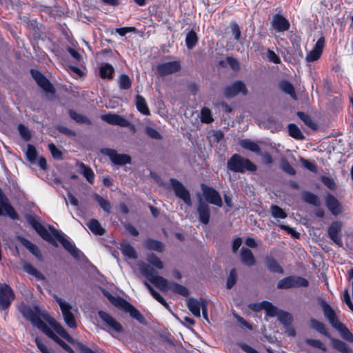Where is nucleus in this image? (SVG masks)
I'll use <instances>...</instances> for the list:
<instances>
[{
	"instance_id": "nucleus-1",
	"label": "nucleus",
	"mask_w": 353,
	"mask_h": 353,
	"mask_svg": "<svg viewBox=\"0 0 353 353\" xmlns=\"http://www.w3.org/2000/svg\"><path fill=\"white\" fill-rule=\"evenodd\" d=\"M141 272L157 288L163 292L170 290L171 282L164 277L155 274L154 270L146 263H139Z\"/></svg>"
},
{
	"instance_id": "nucleus-2",
	"label": "nucleus",
	"mask_w": 353,
	"mask_h": 353,
	"mask_svg": "<svg viewBox=\"0 0 353 353\" xmlns=\"http://www.w3.org/2000/svg\"><path fill=\"white\" fill-rule=\"evenodd\" d=\"M98 314L106 327L108 332L112 336L118 338L117 334L123 333L124 328L123 325L111 315L104 311H99Z\"/></svg>"
},
{
	"instance_id": "nucleus-3",
	"label": "nucleus",
	"mask_w": 353,
	"mask_h": 353,
	"mask_svg": "<svg viewBox=\"0 0 353 353\" xmlns=\"http://www.w3.org/2000/svg\"><path fill=\"white\" fill-rule=\"evenodd\" d=\"M228 168L235 172H243L245 170L254 171L256 167L250 161L241 156H232L228 162Z\"/></svg>"
},
{
	"instance_id": "nucleus-4",
	"label": "nucleus",
	"mask_w": 353,
	"mask_h": 353,
	"mask_svg": "<svg viewBox=\"0 0 353 353\" xmlns=\"http://www.w3.org/2000/svg\"><path fill=\"white\" fill-rule=\"evenodd\" d=\"M54 299L59 304L65 324L70 328H76L77 323L72 313V307L61 298L55 296Z\"/></svg>"
},
{
	"instance_id": "nucleus-5",
	"label": "nucleus",
	"mask_w": 353,
	"mask_h": 353,
	"mask_svg": "<svg viewBox=\"0 0 353 353\" xmlns=\"http://www.w3.org/2000/svg\"><path fill=\"white\" fill-rule=\"evenodd\" d=\"M170 185L178 198L182 199L188 205H192L190 192L180 181L175 179H170Z\"/></svg>"
},
{
	"instance_id": "nucleus-6",
	"label": "nucleus",
	"mask_w": 353,
	"mask_h": 353,
	"mask_svg": "<svg viewBox=\"0 0 353 353\" xmlns=\"http://www.w3.org/2000/svg\"><path fill=\"white\" fill-rule=\"evenodd\" d=\"M308 281L301 276H290L285 277L277 283L278 289H288L291 288L306 287Z\"/></svg>"
},
{
	"instance_id": "nucleus-7",
	"label": "nucleus",
	"mask_w": 353,
	"mask_h": 353,
	"mask_svg": "<svg viewBox=\"0 0 353 353\" xmlns=\"http://www.w3.org/2000/svg\"><path fill=\"white\" fill-rule=\"evenodd\" d=\"M14 293L12 288L6 283L0 284V307L7 310L14 299Z\"/></svg>"
},
{
	"instance_id": "nucleus-8",
	"label": "nucleus",
	"mask_w": 353,
	"mask_h": 353,
	"mask_svg": "<svg viewBox=\"0 0 353 353\" xmlns=\"http://www.w3.org/2000/svg\"><path fill=\"white\" fill-rule=\"evenodd\" d=\"M201 190L205 201L211 204L221 207L223 205L219 193L214 188L201 184Z\"/></svg>"
},
{
	"instance_id": "nucleus-9",
	"label": "nucleus",
	"mask_w": 353,
	"mask_h": 353,
	"mask_svg": "<svg viewBox=\"0 0 353 353\" xmlns=\"http://www.w3.org/2000/svg\"><path fill=\"white\" fill-rule=\"evenodd\" d=\"M50 230L52 235L57 239V241L63 245V247L68 250L73 256H79L78 249L67 239H65L57 230L53 227H50Z\"/></svg>"
},
{
	"instance_id": "nucleus-10",
	"label": "nucleus",
	"mask_w": 353,
	"mask_h": 353,
	"mask_svg": "<svg viewBox=\"0 0 353 353\" xmlns=\"http://www.w3.org/2000/svg\"><path fill=\"white\" fill-rule=\"evenodd\" d=\"M181 63L179 61H172L159 63L157 66V72L160 76H166L179 71Z\"/></svg>"
},
{
	"instance_id": "nucleus-11",
	"label": "nucleus",
	"mask_w": 353,
	"mask_h": 353,
	"mask_svg": "<svg viewBox=\"0 0 353 353\" xmlns=\"http://www.w3.org/2000/svg\"><path fill=\"white\" fill-rule=\"evenodd\" d=\"M19 310L20 313L25 318L29 319L34 325L41 319L37 307L31 308L29 306L21 304L19 306Z\"/></svg>"
},
{
	"instance_id": "nucleus-12",
	"label": "nucleus",
	"mask_w": 353,
	"mask_h": 353,
	"mask_svg": "<svg viewBox=\"0 0 353 353\" xmlns=\"http://www.w3.org/2000/svg\"><path fill=\"white\" fill-rule=\"evenodd\" d=\"M187 307L192 314L197 318L201 317V309L203 308L207 302L203 299H196L190 298L186 301Z\"/></svg>"
},
{
	"instance_id": "nucleus-13",
	"label": "nucleus",
	"mask_w": 353,
	"mask_h": 353,
	"mask_svg": "<svg viewBox=\"0 0 353 353\" xmlns=\"http://www.w3.org/2000/svg\"><path fill=\"white\" fill-rule=\"evenodd\" d=\"M240 93L243 94L247 93L245 85L241 81H236L225 88V95L227 97H233Z\"/></svg>"
},
{
	"instance_id": "nucleus-14",
	"label": "nucleus",
	"mask_w": 353,
	"mask_h": 353,
	"mask_svg": "<svg viewBox=\"0 0 353 353\" xmlns=\"http://www.w3.org/2000/svg\"><path fill=\"white\" fill-rule=\"evenodd\" d=\"M101 118L103 121L109 124L119 125L121 127H128L130 124L127 119L117 114L110 113L103 114Z\"/></svg>"
},
{
	"instance_id": "nucleus-15",
	"label": "nucleus",
	"mask_w": 353,
	"mask_h": 353,
	"mask_svg": "<svg viewBox=\"0 0 353 353\" xmlns=\"http://www.w3.org/2000/svg\"><path fill=\"white\" fill-rule=\"evenodd\" d=\"M30 72L33 79L43 90L48 92H54L52 85L40 72L37 70H31Z\"/></svg>"
},
{
	"instance_id": "nucleus-16",
	"label": "nucleus",
	"mask_w": 353,
	"mask_h": 353,
	"mask_svg": "<svg viewBox=\"0 0 353 353\" xmlns=\"http://www.w3.org/2000/svg\"><path fill=\"white\" fill-rule=\"evenodd\" d=\"M325 39L321 37L317 40L314 48L307 54L306 61L313 62L319 59L322 54Z\"/></svg>"
},
{
	"instance_id": "nucleus-17",
	"label": "nucleus",
	"mask_w": 353,
	"mask_h": 353,
	"mask_svg": "<svg viewBox=\"0 0 353 353\" xmlns=\"http://www.w3.org/2000/svg\"><path fill=\"white\" fill-rule=\"evenodd\" d=\"M3 212L12 219H18L14 209L10 205L6 196L0 191V215H2Z\"/></svg>"
},
{
	"instance_id": "nucleus-18",
	"label": "nucleus",
	"mask_w": 353,
	"mask_h": 353,
	"mask_svg": "<svg viewBox=\"0 0 353 353\" xmlns=\"http://www.w3.org/2000/svg\"><path fill=\"white\" fill-rule=\"evenodd\" d=\"M28 222L37 232L46 241L52 242L53 239L46 228L33 217L28 219Z\"/></svg>"
},
{
	"instance_id": "nucleus-19",
	"label": "nucleus",
	"mask_w": 353,
	"mask_h": 353,
	"mask_svg": "<svg viewBox=\"0 0 353 353\" xmlns=\"http://www.w3.org/2000/svg\"><path fill=\"white\" fill-rule=\"evenodd\" d=\"M196 210L199 221L202 223L207 225L210 221V207L202 200L201 198H199Z\"/></svg>"
},
{
	"instance_id": "nucleus-20",
	"label": "nucleus",
	"mask_w": 353,
	"mask_h": 353,
	"mask_svg": "<svg viewBox=\"0 0 353 353\" xmlns=\"http://www.w3.org/2000/svg\"><path fill=\"white\" fill-rule=\"evenodd\" d=\"M272 26L276 32H284L289 29L290 23L283 16L276 14L272 18Z\"/></svg>"
},
{
	"instance_id": "nucleus-21",
	"label": "nucleus",
	"mask_w": 353,
	"mask_h": 353,
	"mask_svg": "<svg viewBox=\"0 0 353 353\" xmlns=\"http://www.w3.org/2000/svg\"><path fill=\"white\" fill-rule=\"evenodd\" d=\"M341 230V223L336 221L331 224L328 228L330 238L337 245H341V239L339 233Z\"/></svg>"
},
{
	"instance_id": "nucleus-22",
	"label": "nucleus",
	"mask_w": 353,
	"mask_h": 353,
	"mask_svg": "<svg viewBox=\"0 0 353 353\" xmlns=\"http://www.w3.org/2000/svg\"><path fill=\"white\" fill-rule=\"evenodd\" d=\"M322 309L323 314L325 318L328 320L330 323L335 327L340 322L339 321L337 317L336 316V314L332 308L325 301H323L321 303Z\"/></svg>"
},
{
	"instance_id": "nucleus-23",
	"label": "nucleus",
	"mask_w": 353,
	"mask_h": 353,
	"mask_svg": "<svg viewBox=\"0 0 353 353\" xmlns=\"http://www.w3.org/2000/svg\"><path fill=\"white\" fill-rule=\"evenodd\" d=\"M327 208L334 215H337L341 212V207L338 200L332 195L329 194L325 199Z\"/></svg>"
},
{
	"instance_id": "nucleus-24",
	"label": "nucleus",
	"mask_w": 353,
	"mask_h": 353,
	"mask_svg": "<svg viewBox=\"0 0 353 353\" xmlns=\"http://www.w3.org/2000/svg\"><path fill=\"white\" fill-rule=\"evenodd\" d=\"M240 145L245 149V150H248L250 152H252L254 153H256V154H261V148H260V145L250 140V139H243L240 141Z\"/></svg>"
},
{
	"instance_id": "nucleus-25",
	"label": "nucleus",
	"mask_w": 353,
	"mask_h": 353,
	"mask_svg": "<svg viewBox=\"0 0 353 353\" xmlns=\"http://www.w3.org/2000/svg\"><path fill=\"white\" fill-rule=\"evenodd\" d=\"M22 266L24 271L28 274L36 277L38 280H45L46 278L44 275L31 264L23 262Z\"/></svg>"
},
{
	"instance_id": "nucleus-26",
	"label": "nucleus",
	"mask_w": 353,
	"mask_h": 353,
	"mask_svg": "<svg viewBox=\"0 0 353 353\" xmlns=\"http://www.w3.org/2000/svg\"><path fill=\"white\" fill-rule=\"evenodd\" d=\"M241 259L243 263L248 266H252L255 263V259L252 251L243 248L241 252Z\"/></svg>"
},
{
	"instance_id": "nucleus-27",
	"label": "nucleus",
	"mask_w": 353,
	"mask_h": 353,
	"mask_svg": "<svg viewBox=\"0 0 353 353\" xmlns=\"http://www.w3.org/2000/svg\"><path fill=\"white\" fill-rule=\"evenodd\" d=\"M87 226L96 235H103L105 233V229L97 219H92L89 221Z\"/></svg>"
},
{
	"instance_id": "nucleus-28",
	"label": "nucleus",
	"mask_w": 353,
	"mask_h": 353,
	"mask_svg": "<svg viewBox=\"0 0 353 353\" xmlns=\"http://www.w3.org/2000/svg\"><path fill=\"white\" fill-rule=\"evenodd\" d=\"M265 266L270 271L272 272H276L279 274L283 273V270L281 266L273 258L267 257L265 259Z\"/></svg>"
},
{
	"instance_id": "nucleus-29",
	"label": "nucleus",
	"mask_w": 353,
	"mask_h": 353,
	"mask_svg": "<svg viewBox=\"0 0 353 353\" xmlns=\"http://www.w3.org/2000/svg\"><path fill=\"white\" fill-rule=\"evenodd\" d=\"M332 345L334 348L342 353H353V351L343 341L336 339H331Z\"/></svg>"
},
{
	"instance_id": "nucleus-30",
	"label": "nucleus",
	"mask_w": 353,
	"mask_h": 353,
	"mask_svg": "<svg viewBox=\"0 0 353 353\" xmlns=\"http://www.w3.org/2000/svg\"><path fill=\"white\" fill-rule=\"evenodd\" d=\"M334 327L339 332L343 339L350 343L353 342V334L343 324L340 322Z\"/></svg>"
},
{
	"instance_id": "nucleus-31",
	"label": "nucleus",
	"mask_w": 353,
	"mask_h": 353,
	"mask_svg": "<svg viewBox=\"0 0 353 353\" xmlns=\"http://www.w3.org/2000/svg\"><path fill=\"white\" fill-rule=\"evenodd\" d=\"M137 110L144 115H149L150 114L148 105L145 99L141 96L137 95L135 101Z\"/></svg>"
},
{
	"instance_id": "nucleus-32",
	"label": "nucleus",
	"mask_w": 353,
	"mask_h": 353,
	"mask_svg": "<svg viewBox=\"0 0 353 353\" xmlns=\"http://www.w3.org/2000/svg\"><path fill=\"white\" fill-rule=\"evenodd\" d=\"M39 330L45 333L48 337L56 341L59 337L52 331L49 326L41 319L38 321L35 325Z\"/></svg>"
},
{
	"instance_id": "nucleus-33",
	"label": "nucleus",
	"mask_w": 353,
	"mask_h": 353,
	"mask_svg": "<svg viewBox=\"0 0 353 353\" xmlns=\"http://www.w3.org/2000/svg\"><path fill=\"white\" fill-rule=\"evenodd\" d=\"M122 254L130 259H135L137 257L134 248L129 243H123L121 245Z\"/></svg>"
},
{
	"instance_id": "nucleus-34",
	"label": "nucleus",
	"mask_w": 353,
	"mask_h": 353,
	"mask_svg": "<svg viewBox=\"0 0 353 353\" xmlns=\"http://www.w3.org/2000/svg\"><path fill=\"white\" fill-rule=\"evenodd\" d=\"M78 166L79 168V172L86 178L89 183H92L94 179V174L91 168L82 163H78Z\"/></svg>"
},
{
	"instance_id": "nucleus-35",
	"label": "nucleus",
	"mask_w": 353,
	"mask_h": 353,
	"mask_svg": "<svg viewBox=\"0 0 353 353\" xmlns=\"http://www.w3.org/2000/svg\"><path fill=\"white\" fill-rule=\"evenodd\" d=\"M26 158L31 164L37 165L43 170L46 169V160L42 156H26Z\"/></svg>"
},
{
	"instance_id": "nucleus-36",
	"label": "nucleus",
	"mask_w": 353,
	"mask_h": 353,
	"mask_svg": "<svg viewBox=\"0 0 353 353\" xmlns=\"http://www.w3.org/2000/svg\"><path fill=\"white\" fill-rule=\"evenodd\" d=\"M23 245L38 259H41L42 255L39 248L27 239L22 240Z\"/></svg>"
},
{
	"instance_id": "nucleus-37",
	"label": "nucleus",
	"mask_w": 353,
	"mask_h": 353,
	"mask_svg": "<svg viewBox=\"0 0 353 353\" xmlns=\"http://www.w3.org/2000/svg\"><path fill=\"white\" fill-rule=\"evenodd\" d=\"M279 87L281 90L285 93L289 94L293 99H296V95L294 92V88L292 83L287 81H283L280 83Z\"/></svg>"
},
{
	"instance_id": "nucleus-38",
	"label": "nucleus",
	"mask_w": 353,
	"mask_h": 353,
	"mask_svg": "<svg viewBox=\"0 0 353 353\" xmlns=\"http://www.w3.org/2000/svg\"><path fill=\"white\" fill-rule=\"evenodd\" d=\"M114 72V69L112 65L106 63L100 67L99 73L100 76L103 79H111Z\"/></svg>"
},
{
	"instance_id": "nucleus-39",
	"label": "nucleus",
	"mask_w": 353,
	"mask_h": 353,
	"mask_svg": "<svg viewBox=\"0 0 353 353\" xmlns=\"http://www.w3.org/2000/svg\"><path fill=\"white\" fill-rule=\"evenodd\" d=\"M198 42V37L194 30L190 31L185 37V44L188 49H192Z\"/></svg>"
},
{
	"instance_id": "nucleus-40",
	"label": "nucleus",
	"mask_w": 353,
	"mask_h": 353,
	"mask_svg": "<svg viewBox=\"0 0 353 353\" xmlns=\"http://www.w3.org/2000/svg\"><path fill=\"white\" fill-rule=\"evenodd\" d=\"M109 299L111 303L117 307L127 312L130 305L129 303L121 298H116L113 296H109Z\"/></svg>"
},
{
	"instance_id": "nucleus-41",
	"label": "nucleus",
	"mask_w": 353,
	"mask_h": 353,
	"mask_svg": "<svg viewBox=\"0 0 353 353\" xmlns=\"http://www.w3.org/2000/svg\"><path fill=\"white\" fill-rule=\"evenodd\" d=\"M109 299L111 303L117 307L127 312L130 305L129 303L121 298H116L113 296H109Z\"/></svg>"
},
{
	"instance_id": "nucleus-42",
	"label": "nucleus",
	"mask_w": 353,
	"mask_h": 353,
	"mask_svg": "<svg viewBox=\"0 0 353 353\" xmlns=\"http://www.w3.org/2000/svg\"><path fill=\"white\" fill-rule=\"evenodd\" d=\"M145 245L147 248L158 252H163L164 250L163 244L158 241L153 239H148L145 243Z\"/></svg>"
},
{
	"instance_id": "nucleus-43",
	"label": "nucleus",
	"mask_w": 353,
	"mask_h": 353,
	"mask_svg": "<svg viewBox=\"0 0 353 353\" xmlns=\"http://www.w3.org/2000/svg\"><path fill=\"white\" fill-rule=\"evenodd\" d=\"M170 290L183 296H188V290L185 286L174 282H171Z\"/></svg>"
},
{
	"instance_id": "nucleus-44",
	"label": "nucleus",
	"mask_w": 353,
	"mask_h": 353,
	"mask_svg": "<svg viewBox=\"0 0 353 353\" xmlns=\"http://www.w3.org/2000/svg\"><path fill=\"white\" fill-rule=\"evenodd\" d=\"M310 325L312 328L318 331L319 333L326 336H330L329 334L326 331L325 325L322 322L319 321L314 319H312L310 320Z\"/></svg>"
},
{
	"instance_id": "nucleus-45",
	"label": "nucleus",
	"mask_w": 353,
	"mask_h": 353,
	"mask_svg": "<svg viewBox=\"0 0 353 353\" xmlns=\"http://www.w3.org/2000/svg\"><path fill=\"white\" fill-rule=\"evenodd\" d=\"M297 115L300 119L303 121V123L311 129L315 130L317 128L316 124L313 122L310 115L303 112H298Z\"/></svg>"
},
{
	"instance_id": "nucleus-46",
	"label": "nucleus",
	"mask_w": 353,
	"mask_h": 353,
	"mask_svg": "<svg viewBox=\"0 0 353 353\" xmlns=\"http://www.w3.org/2000/svg\"><path fill=\"white\" fill-rule=\"evenodd\" d=\"M147 261L149 264L159 270H162L164 267L162 261L154 254L148 255L147 257Z\"/></svg>"
},
{
	"instance_id": "nucleus-47",
	"label": "nucleus",
	"mask_w": 353,
	"mask_h": 353,
	"mask_svg": "<svg viewBox=\"0 0 353 353\" xmlns=\"http://www.w3.org/2000/svg\"><path fill=\"white\" fill-rule=\"evenodd\" d=\"M303 197L305 202L314 206L318 207L321 205V201L319 197L311 192H305L303 195Z\"/></svg>"
},
{
	"instance_id": "nucleus-48",
	"label": "nucleus",
	"mask_w": 353,
	"mask_h": 353,
	"mask_svg": "<svg viewBox=\"0 0 353 353\" xmlns=\"http://www.w3.org/2000/svg\"><path fill=\"white\" fill-rule=\"evenodd\" d=\"M263 310L267 315L271 317L277 316L279 312L277 307L268 301H263Z\"/></svg>"
},
{
	"instance_id": "nucleus-49",
	"label": "nucleus",
	"mask_w": 353,
	"mask_h": 353,
	"mask_svg": "<svg viewBox=\"0 0 353 353\" xmlns=\"http://www.w3.org/2000/svg\"><path fill=\"white\" fill-rule=\"evenodd\" d=\"M110 159L114 165H122L130 162V156H110Z\"/></svg>"
},
{
	"instance_id": "nucleus-50",
	"label": "nucleus",
	"mask_w": 353,
	"mask_h": 353,
	"mask_svg": "<svg viewBox=\"0 0 353 353\" xmlns=\"http://www.w3.org/2000/svg\"><path fill=\"white\" fill-rule=\"evenodd\" d=\"M94 199L98 203V204L100 205V207L106 212L110 213L111 210V204L110 203L103 198L102 196L96 194L94 196Z\"/></svg>"
},
{
	"instance_id": "nucleus-51",
	"label": "nucleus",
	"mask_w": 353,
	"mask_h": 353,
	"mask_svg": "<svg viewBox=\"0 0 353 353\" xmlns=\"http://www.w3.org/2000/svg\"><path fill=\"white\" fill-rule=\"evenodd\" d=\"M132 82L129 77L125 74H122L119 79V86L121 90H128L131 87Z\"/></svg>"
},
{
	"instance_id": "nucleus-52",
	"label": "nucleus",
	"mask_w": 353,
	"mask_h": 353,
	"mask_svg": "<svg viewBox=\"0 0 353 353\" xmlns=\"http://www.w3.org/2000/svg\"><path fill=\"white\" fill-rule=\"evenodd\" d=\"M278 320L283 325H290L292 321V316L286 312H279L278 315Z\"/></svg>"
},
{
	"instance_id": "nucleus-53",
	"label": "nucleus",
	"mask_w": 353,
	"mask_h": 353,
	"mask_svg": "<svg viewBox=\"0 0 353 353\" xmlns=\"http://www.w3.org/2000/svg\"><path fill=\"white\" fill-rule=\"evenodd\" d=\"M288 131L290 135L296 139H302L304 137L300 129L295 124H289Z\"/></svg>"
},
{
	"instance_id": "nucleus-54",
	"label": "nucleus",
	"mask_w": 353,
	"mask_h": 353,
	"mask_svg": "<svg viewBox=\"0 0 353 353\" xmlns=\"http://www.w3.org/2000/svg\"><path fill=\"white\" fill-rule=\"evenodd\" d=\"M127 312L130 314L131 317L135 319L139 323H145V319L143 315L132 305H130V307L127 310Z\"/></svg>"
},
{
	"instance_id": "nucleus-55",
	"label": "nucleus",
	"mask_w": 353,
	"mask_h": 353,
	"mask_svg": "<svg viewBox=\"0 0 353 353\" xmlns=\"http://www.w3.org/2000/svg\"><path fill=\"white\" fill-rule=\"evenodd\" d=\"M270 211L272 216L276 219H285L287 216L286 213L282 208L277 205H272Z\"/></svg>"
},
{
	"instance_id": "nucleus-56",
	"label": "nucleus",
	"mask_w": 353,
	"mask_h": 353,
	"mask_svg": "<svg viewBox=\"0 0 353 353\" xmlns=\"http://www.w3.org/2000/svg\"><path fill=\"white\" fill-rule=\"evenodd\" d=\"M201 121L203 123H210L212 122L211 111L207 108H203L201 111Z\"/></svg>"
},
{
	"instance_id": "nucleus-57",
	"label": "nucleus",
	"mask_w": 353,
	"mask_h": 353,
	"mask_svg": "<svg viewBox=\"0 0 353 353\" xmlns=\"http://www.w3.org/2000/svg\"><path fill=\"white\" fill-rule=\"evenodd\" d=\"M17 128L20 135L25 141H28L30 139V131L27 127L20 123L18 125Z\"/></svg>"
},
{
	"instance_id": "nucleus-58",
	"label": "nucleus",
	"mask_w": 353,
	"mask_h": 353,
	"mask_svg": "<svg viewBox=\"0 0 353 353\" xmlns=\"http://www.w3.org/2000/svg\"><path fill=\"white\" fill-rule=\"evenodd\" d=\"M70 117L78 123H88L89 120L87 117L83 115L76 112L74 110H70L69 112Z\"/></svg>"
},
{
	"instance_id": "nucleus-59",
	"label": "nucleus",
	"mask_w": 353,
	"mask_h": 353,
	"mask_svg": "<svg viewBox=\"0 0 353 353\" xmlns=\"http://www.w3.org/2000/svg\"><path fill=\"white\" fill-rule=\"evenodd\" d=\"M306 343L318 349L322 350L323 352L327 351L325 345L319 340L317 339H307Z\"/></svg>"
},
{
	"instance_id": "nucleus-60",
	"label": "nucleus",
	"mask_w": 353,
	"mask_h": 353,
	"mask_svg": "<svg viewBox=\"0 0 353 353\" xmlns=\"http://www.w3.org/2000/svg\"><path fill=\"white\" fill-rule=\"evenodd\" d=\"M237 274L235 269H232L227 279V288L230 289L236 283Z\"/></svg>"
},
{
	"instance_id": "nucleus-61",
	"label": "nucleus",
	"mask_w": 353,
	"mask_h": 353,
	"mask_svg": "<svg viewBox=\"0 0 353 353\" xmlns=\"http://www.w3.org/2000/svg\"><path fill=\"white\" fill-rule=\"evenodd\" d=\"M151 295L158 302L162 304L166 309L170 310V306L168 303L165 301L163 297L156 290L152 292Z\"/></svg>"
},
{
	"instance_id": "nucleus-62",
	"label": "nucleus",
	"mask_w": 353,
	"mask_h": 353,
	"mask_svg": "<svg viewBox=\"0 0 353 353\" xmlns=\"http://www.w3.org/2000/svg\"><path fill=\"white\" fill-rule=\"evenodd\" d=\"M266 57L270 62L274 63H279L281 62V59L279 56L272 50L268 49L267 50Z\"/></svg>"
},
{
	"instance_id": "nucleus-63",
	"label": "nucleus",
	"mask_w": 353,
	"mask_h": 353,
	"mask_svg": "<svg viewBox=\"0 0 353 353\" xmlns=\"http://www.w3.org/2000/svg\"><path fill=\"white\" fill-rule=\"evenodd\" d=\"M145 132L152 139H160L161 138V136L159 134V132L152 127H146Z\"/></svg>"
},
{
	"instance_id": "nucleus-64",
	"label": "nucleus",
	"mask_w": 353,
	"mask_h": 353,
	"mask_svg": "<svg viewBox=\"0 0 353 353\" xmlns=\"http://www.w3.org/2000/svg\"><path fill=\"white\" fill-rule=\"evenodd\" d=\"M232 33L235 40L238 41L240 39L241 30L237 23H233L230 26Z\"/></svg>"
}]
</instances>
